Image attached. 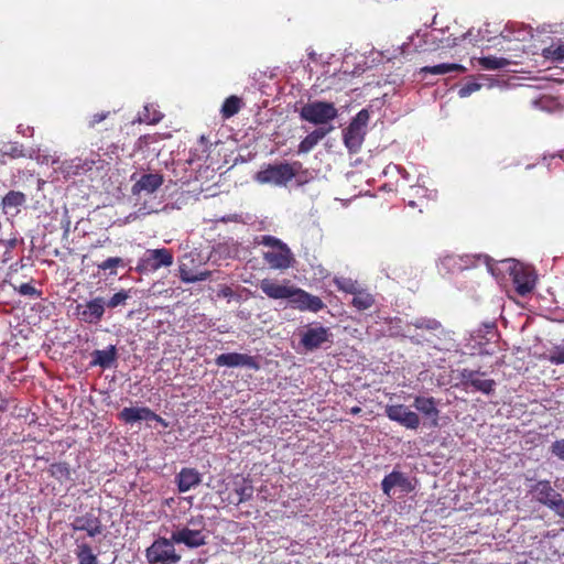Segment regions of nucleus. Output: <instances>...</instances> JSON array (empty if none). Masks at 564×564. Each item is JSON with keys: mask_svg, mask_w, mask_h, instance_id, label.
I'll use <instances>...</instances> for the list:
<instances>
[{"mask_svg": "<svg viewBox=\"0 0 564 564\" xmlns=\"http://www.w3.org/2000/svg\"><path fill=\"white\" fill-rule=\"evenodd\" d=\"M258 243L270 247L268 251L263 252L262 257L264 262L271 269L286 270L293 267L295 262L294 256L289 246L281 239L274 236L264 235L260 237Z\"/></svg>", "mask_w": 564, "mask_h": 564, "instance_id": "1", "label": "nucleus"}, {"mask_svg": "<svg viewBox=\"0 0 564 564\" xmlns=\"http://www.w3.org/2000/svg\"><path fill=\"white\" fill-rule=\"evenodd\" d=\"M302 169L303 164L300 161L268 164L264 169L257 172L254 178L260 184H272L282 187L286 186Z\"/></svg>", "mask_w": 564, "mask_h": 564, "instance_id": "2", "label": "nucleus"}, {"mask_svg": "<svg viewBox=\"0 0 564 564\" xmlns=\"http://www.w3.org/2000/svg\"><path fill=\"white\" fill-rule=\"evenodd\" d=\"M529 492L532 499L547 507L555 514L564 518V498L556 491L550 480H539L531 486Z\"/></svg>", "mask_w": 564, "mask_h": 564, "instance_id": "3", "label": "nucleus"}, {"mask_svg": "<svg viewBox=\"0 0 564 564\" xmlns=\"http://www.w3.org/2000/svg\"><path fill=\"white\" fill-rule=\"evenodd\" d=\"M486 372L464 368L458 370L457 378L459 379L458 387L468 391L471 389L474 392H481L490 395L495 392L496 381L494 379L484 378Z\"/></svg>", "mask_w": 564, "mask_h": 564, "instance_id": "4", "label": "nucleus"}, {"mask_svg": "<svg viewBox=\"0 0 564 564\" xmlns=\"http://www.w3.org/2000/svg\"><path fill=\"white\" fill-rule=\"evenodd\" d=\"M338 116V110L333 102L312 101L305 104L300 110V117L314 124H325Z\"/></svg>", "mask_w": 564, "mask_h": 564, "instance_id": "5", "label": "nucleus"}, {"mask_svg": "<svg viewBox=\"0 0 564 564\" xmlns=\"http://www.w3.org/2000/svg\"><path fill=\"white\" fill-rule=\"evenodd\" d=\"M174 541L171 539L159 538L145 551L147 560L150 564H176L181 555L176 553Z\"/></svg>", "mask_w": 564, "mask_h": 564, "instance_id": "6", "label": "nucleus"}, {"mask_svg": "<svg viewBox=\"0 0 564 564\" xmlns=\"http://www.w3.org/2000/svg\"><path fill=\"white\" fill-rule=\"evenodd\" d=\"M174 257L171 249H148L139 260L135 270L139 273L155 272L161 268H169L173 264Z\"/></svg>", "mask_w": 564, "mask_h": 564, "instance_id": "7", "label": "nucleus"}, {"mask_svg": "<svg viewBox=\"0 0 564 564\" xmlns=\"http://www.w3.org/2000/svg\"><path fill=\"white\" fill-rule=\"evenodd\" d=\"M106 312V301L101 296L94 297L85 303H78L75 306V317L85 324L97 325L102 319Z\"/></svg>", "mask_w": 564, "mask_h": 564, "instance_id": "8", "label": "nucleus"}, {"mask_svg": "<svg viewBox=\"0 0 564 564\" xmlns=\"http://www.w3.org/2000/svg\"><path fill=\"white\" fill-rule=\"evenodd\" d=\"M510 276L514 290L520 296L530 294L535 288L536 275L530 267L517 262L510 268Z\"/></svg>", "mask_w": 564, "mask_h": 564, "instance_id": "9", "label": "nucleus"}, {"mask_svg": "<svg viewBox=\"0 0 564 564\" xmlns=\"http://www.w3.org/2000/svg\"><path fill=\"white\" fill-rule=\"evenodd\" d=\"M384 413L389 420L409 430H416L421 424L419 414L409 410L404 404H388L384 408Z\"/></svg>", "mask_w": 564, "mask_h": 564, "instance_id": "10", "label": "nucleus"}, {"mask_svg": "<svg viewBox=\"0 0 564 564\" xmlns=\"http://www.w3.org/2000/svg\"><path fill=\"white\" fill-rule=\"evenodd\" d=\"M332 338V333L328 327L316 325L308 326L301 334V345L307 351H313L315 349L321 348L325 343H329Z\"/></svg>", "mask_w": 564, "mask_h": 564, "instance_id": "11", "label": "nucleus"}, {"mask_svg": "<svg viewBox=\"0 0 564 564\" xmlns=\"http://www.w3.org/2000/svg\"><path fill=\"white\" fill-rule=\"evenodd\" d=\"M69 525L74 531H85L90 538L101 534L104 530L101 520L93 512L75 517Z\"/></svg>", "mask_w": 564, "mask_h": 564, "instance_id": "12", "label": "nucleus"}, {"mask_svg": "<svg viewBox=\"0 0 564 564\" xmlns=\"http://www.w3.org/2000/svg\"><path fill=\"white\" fill-rule=\"evenodd\" d=\"M218 367H247L258 370L259 364L253 356L240 352H227L218 355L215 359Z\"/></svg>", "mask_w": 564, "mask_h": 564, "instance_id": "13", "label": "nucleus"}, {"mask_svg": "<svg viewBox=\"0 0 564 564\" xmlns=\"http://www.w3.org/2000/svg\"><path fill=\"white\" fill-rule=\"evenodd\" d=\"M259 288L270 299L291 301L296 286L281 284L273 279H262Z\"/></svg>", "mask_w": 564, "mask_h": 564, "instance_id": "14", "label": "nucleus"}, {"mask_svg": "<svg viewBox=\"0 0 564 564\" xmlns=\"http://www.w3.org/2000/svg\"><path fill=\"white\" fill-rule=\"evenodd\" d=\"M291 303L300 311H310L317 313L325 307L321 297L313 295L303 289L295 288Z\"/></svg>", "mask_w": 564, "mask_h": 564, "instance_id": "15", "label": "nucleus"}, {"mask_svg": "<svg viewBox=\"0 0 564 564\" xmlns=\"http://www.w3.org/2000/svg\"><path fill=\"white\" fill-rule=\"evenodd\" d=\"M119 419L124 423H134L138 421H156L166 426L164 420L147 406L142 408H123L118 414Z\"/></svg>", "mask_w": 564, "mask_h": 564, "instance_id": "16", "label": "nucleus"}, {"mask_svg": "<svg viewBox=\"0 0 564 564\" xmlns=\"http://www.w3.org/2000/svg\"><path fill=\"white\" fill-rule=\"evenodd\" d=\"M172 541L195 549L206 544V534L199 532V530H191L189 527H183L172 532Z\"/></svg>", "mask_w": 564, "mask_h": 564, "instance_id": "17", "label": "nucleus"}, {"mask_svg": "<svg viewBox=\"0 0 564 564\" xmlns=\"http://www.w3.org/2000/svg\"><path fill=\"white\" fill-rule=\"evenodd\" d=\"M413 406L425 417L431 420V426H438L440 410L437 409V401L435 398L416 395L414 398Z\"/></svg>", "mask_w": 564, "mask_h": 564, "instance_id": "18", "label": "nucleus"}, {"mask_svg": "<svg viewBox=\"0 0 564 564\" xmlns=\"http://www.w3.org/2000/svg\"><path fill=\"white\" fill-rule=\"evenodd\" d=\"M394 487H399L403 492L406 494L413 490V486L410 479L403 473L398 470L391 471L381 481L382 491L387 496L391 495V490Z\"/></svg>", "mask_w": 564, "mask_h": 564, "instance_id": "19", "label": "nucleus"}, {"mask_svg": "<svg viewBox=\"0 0 564 564\" xmlns=\"http://www.w3.org/2000/svg\"><path fill=\"white\" fill-rule=\"evenodd\" d=\"M202 481L200 474L195 468H182L176 476L177 489L180 492H187L197 487Z\"/></svg>", "mask_w": 564, "mask_h": 564, "instance_id": "20", "label": "nucleus"}, {"mask_svg": "<svg viewBox=\"0 0 564 564\" xmlns=\"http://www.w3.org/2000/svg\"><path fill=\"white\" fill-rule=\"evenodd\" d=\"M163 184V176L159 173L143 174L132 186L133 194L147 192L149 194L155 192Z\"/></svg>", "mask_w": 564, "mask_h": 564, "instance_id": "21", "label": "nucleus"}, {"mask_svg": "<svg viewBox=\"0 0 564 564\" xmlns=\"http://www.w3.org/2000/svg\"><path fill=\"white\" fill-rule=\"evenodd\" d=\"M365 130L356 123L350 122L349 126L343 131L345 145L350 151H356L360 148L364 141Z\"/></svg>", "mask_w": 564, "mask_h": 564, "instance_id": "22", "label": "nucleus"}, {"mask_svg": "<svg viewBox=\"0 0 564 564\" xmlns=\"http://www.w3.org/2000/svg\"><path fill=\"white\" fill-rule=\"evenodd\" d=\"M91 357L93 366H99L102 369H108L117 359V348L115 345H110L107 349H97L91 354Z\"/></svg>", "mask_w": 564, "mask_h": 564, "instance_id": "23", "label": "nucleus"}, {"mask_svg": "<svg viewBox=\"0 0 564 564\" xmlns=\"http://www.w3.org/2000/svg\"><path fill=\"white\" fill-rule=\"evenodd\" d=\"M26 203V196L22 192L10 191L2 198L1 206L6 214L14 210L13 215H17L20 210L19 207Z\"/></svg>", "mask_w": 564, "mask_h": 564, "instance_id": "24", "label": "nucleus"}, {"mask_svg": "<svg viewBox=\"0 0 564 564\" xmlns=\"http://www.w3.org/2000/svg\"><path fill=\"white\" fill-rule=\"evenodd\" d=\"M332 128H317L308 133L299 144V153L310 152L322 139L329 133Z\"/></svg>", "mask_w": 564, "mask_h": 564, "instance_id": "25", "label": "nucleus"}, {"mask_svg": "<svg viewBox=\"0 0 564 564\" xmlns=\"http://www.w3.org/2000/svg\"><path fill=\"white\" fill-rule=\"evenodd\" d=\"M463 72H465V67L463 65L456 64V63H442V64L434 65V66H424V67H421L419 70V73L421 75H426V74L445 75L448 73H463Z\"/></svg>", "mask_w": 564, "mask_h": 564, "instance_id": "26", "label": "nucleus"}, {"mask_svg": "<svg viewBox=\"0 0 564 564\" xmlns=\"http://www.w3.org/2000/svg\"><path fill=\"white\" fill-rule=\"evenodd\" d=\"M75 555L78 564H98V556L86 542L76 540Z\"/></svg>", "mask_w": 564, "mask_h": 564, "instance_id": "27", "label": "nucleus"}, {"mask_svg": "<svg viewBox=\"0 0 564 564\" xmlns=\"http://www.w3.org/2000/svg\"><path fill=\"white\" fill-rule=\"evenodd\" d=\"M352 295L351 305L358 311H366L375 304L373 295L361 286Z\"/></svg>", "mask_w": 564, "mask_h": 564, "instance_id": "28", "label": "nucleus"}, {"mask_svg": "<svg viewBox=\"0 0 564 564\" xmlns=\"http://www.w3.org/2000/svg\"><path fill=\"white\" fill-rule=\"evenodd\" d=\"M236 499L231 500L235 505H240L250 500L253 496V486L251 481L243 479L240 484H236L235 487Z\"/></svg>", "mask_w": 564, "mask_h": 564, "instance_id": "29", "label": "nucleus"}, {"mask_svg": "<svg viewBox=\"0 0 564 564\" xmlns=\"http://www.w3.org/2000/svg\"><path fill=\"white\" fill-rule=\"evenodd\" d=\"M242 107V99L239 98L238 96H229L228 98L225 99L223 106H221V109H220V113H221V117L224 119H229L231 117H234L235 115H237L240 109Z\"/></svg>", "mask_w": 564, "mask_h": 564, "instance_id": "30", "label": "nucleus"}, {"mask_svg": "<svg viewBox=\"0 0 564 564\" xmlns=\"http://www.w3.org/2000/svg\"><path fill=\"white\" fill-rule=\"evenodd\" d=\"M210 275V271H200L198 273H195L193 270L188 269L186 264L180 265V278L185 283L205 281L209 279Z\"/></svg>", "mask_w": 564, "mask_h": 564, "instance_id": "31", "label": "nucleus"}, {"mask_svg": "<svg viewBox=\"0 0 564 564\" xmlns=\"http://www.w3.org/2000/svg\"><path fill=\"white\" fill-rule=\"evenodd\" d=\"M481 68L487 70H497L507 67L510 62L505 57H496V56H484L478 61Z\"/></svg>", "mask_w": 564, "mask_h": 564, "instance_id": "32", "label": "nucleus"}, {"mask_svg": "<svg viewBox=\"0 0 564 564\" xmlns=\"http://www.w3.org/2000/svg\"><path fill=\"white\" fill-rule=\"evenodd\" d=\"M48 473L61 482L70 479V468L65 462L51 464Z\"/></svg>", "mask_w": 564, "mask_h": 564, "instance_id": "33", "label": "nucleus"}, {"mask_svg": "<svg viewBox=\"0 0 564 564\" xmlns=\"http://www.w3.org/2000/svg\"><path fill=\"white\" fill-rule=\"evenodd\" d=\"M334 284L338 289V291L354 294L356 291L361 286L358 281L352 280L351 278H345V276H336L334 278Z\"/></svg>", "mask_w": 564, "mask_h": 564, "instance_id": "34", "label": "nucleus"}, {"mask_svg": "<svg viewBox=\"0 0 564 564\" xmlns=\"http://www.w3.org/2000/svg\"><path fill=\"white\" fill-rule=\"evenodd\" d=\"M542 55L552 62H562L564 59V43L557 46L551 45L545 47Z\"/></svg>", "mask_w": 564, "mask_h": 564, "instance_id": "35", "label": "nucleus"}, {"mask_svg": "<svg viewBox=\"0 0 564 564\" xmlns=\"http://www.w3.org/2000/svg\"><path fill=\"white\" fill-rule=\"evenodd\" d=\"M97 267L99 271L110 270V274L116 275V269L119 267H124V261L120 257H111L99 263Z\"/></svg>", "mask_w": 564, "mask_h": 564, "instance_id": "36", "label": "nucleus"}, {"mask_svg": "<svg viewBox=\"0 0 564 564\" xmlns=\"http://www.w3.org/2000/svg\"><path fill=\"white\" fill-rule=\"evenodd\" d=\"M130 296V290H120L106 302V307L116 308L118 306L126 305V302Z\"/></svg>", "mask_w": 564, "mask_h": 564, "instance_id": "37", "label": "nucleus"}, {"mask_svg": "<svg viewBox=\"0 0 564 564\" xmlns=\"http://www.w3.org/2000/svg\"><path fill=\"white\" fill-rule=\"evenodd\" d=\"M2 154L11 159H19L25 155L22 144L10 142L2 148Z\"/></svg>", "mask_w": 564, "mask_h": 564, "instance_id": "38", "label": "nucleus"}, {"mask_svg": "<svg viewBox=\"0 0 564 564\" xmlns=\"http://www.w3.org/2000/svg\"><path fill=\"white\" fill-rule=\"evenodd\" d=\"M13 289L21 295L31 296V297H41L42 291L37 290L30 283H22L19 286L13 285Z\"/></svg>", "mask_w": 564, "mask_h": 564, "instance_id": "39", "label": "nucleus"}, {"mask_svg": "<svg viewBox=\"0 0 564 564\" xmlns=\"http://www.w3.org/2000/svg\"><path fill=\"white\" fill-rule=\"evenodd\" d=\"M161 119H162V115L156 110H153V112H150V108L148 106L144 107V111L142 113V117L140 118V120L142 122H145L148 124H155Z\"/></svg>", "mask_w": 564, "mask_h": 564, "instance_id": "40", "label": "nucleus"}, {"mask_svg": "<svg viewBox=\"0 0 564 564\" xmlns=\"http://www.w3.org/2000/svg\"><path fill=\"white\" fill-rule=\"evenodd\" d=\"M0 242L6 246V251L2 256V262L6 263L12 259L11 252L17 247L18 240L17 238H11L7 240H0Z\"/></svg>", "mask_w": 564, "mask_h": 564, "instance_id": "41", "label": "nucleus"}, {"mask_svg": "<svg viewBox=\"0 0 564 564\" xmlns=\"http://www.w3.org/2000/svg\"><path fill=\"white\" fill-rule=\"evenodd\" d=\"M549 361L553 365L564 364V345L556 346L549 356Z\"/></svg>", "mask_w": 564, "mask_h": 564, "instance_id": "42", "label": "nucleus"}, {"mask_svg": "<svg viewBox=\"0 0 564 564\" xmlns=\"http://www.w3.org/2000/svg\"><path fill=\"white\" fill-rule=\"evenodd\" d=\"M369 118H370V116H369L368 110L367 109H361L355 116V118L351 120V122L356 123L358 127H360L362 130H365V128L368 124Z\"/></svg>", "mask_w": 564, "mask_h": 564, "instance_id": "43", "label": "nucleus"}, {"mask_svg": "<svg viewBox=\"0 0 564 564\" xmlns=\"http://www.w3.org/2000/svg\"><path fill=\"white\" fill-rule=\"evenodd\" d=\"M550 451L552 455H554L561 460H564V438L553 442L550 447Z\"/></svg>", "mask_w": 564, "mask_h": 564, "instance_id": "44", "label": "nucleus"}, {"mask_svg": "<svg viewBox=\"0 0 564 564\" xmlns=\"http://www.w3.org/2000/svg\"><path fill=\"white\" fill-rule=\"evenodd\" d=\"M186 527H189L191 530H199V532L204 533L205 519L203 516L192 517Z\"/></svg>", "mask_w": 564, "mask_h": 564, "instance_id": "45", "label": "nucleus"}, {"mask_svg": "<svg viewBox=\"0 0 564 564\" xmlns=\"http://www.w3.org/2000/svg\"><path fill=\"white\" fill-rule=\"evenodd\" d=\"M417 328L436 329L440 324L435 319H420L414 323Z\"/></svg>", "mask_w": 564, "mask_h": 564, "instance_id": "46", "label": "nucleus"}, {"mask_svg": "<svg viewBox=\"0 0 564 564\" xmlns=\"http://www.w3.org/2000/svg\"><path fill=\"white\" fill-rule=\"evenodd\" d=\"M109 111L107 112H98V113H95L91 116L90 120H89V123L88 126L90 128H94L96 124L100 123L101 121H104L108 116H109Z\"/></svg>", "mask_w": 564, "mask_h": 564, "instance_id": "47", "label": "nucleus"}, {"mask_svg": "<svg viewBox=\"0 0 564 564\" xmlns=\"http://www.w3.org/2000/svg\"><path fill=\"white\" fill-rule=\"evenodd\" d=\"M478 88H479V86L477 84L466 85V86L460 88L459 95L462 97H466V96H468L469 94H471L473 91H475Z\"/></svg>", "mask_w": 564, "mask_h": 564, "instance_id": "48", "label": "nucleus"}, {"mask_svg": "<svg viewBox=\"0 0 564 564\" xmlns=\"http://www.w3.org/2000/svg\"><path fill=\"white\" fill-rule=\"evenodd\" d=\"M361 412V408L360 406H352L350 410H349V413L352 414V415H357Z\"/></svg>", "mask_w": 564, "mask_h": 564, "instance_id": "49", "label": "nucleus"}, {"mask_svg": "<svg viewBox=\"0 0 564 564\" xmlns=\"http://www.w3.org/2000/svg\"><path fill=\"white\" fill-rule=\"evenodd\" d=\"M221 293L224 296H228V295H231L232 291L230 288L226 286L221 290Z\"/></svg>", "mask_w": 564, "mask_h": 564, "instance_id": "50", "label": "nucleus"}, {"mask_svg": "<svg viewBox=\"0 0 564 564\" xmlns=\"http://www.w3.org/2000/svg\"><path fill=\"white\" fill-rule=\"evenodd\" d=\"M82 160L77 159V163L75 164V167L78 170L79 167L84 170V166L80 165Z\"/></svg>", "mask_w": 564, "mask_h": 564, "instance_id": "51", "label": "nucleus"}, {"mask_svg": "<svg viewBox=\"0 0 564 564\" xmlns=\"http://www.w3.org/2000/svg\"><path fill=\"white\" fill-rule=\"evenodd\" d=\"M102 246H104V241H100V240H98V241L94 245V247H95V248L102 247Z\"/></svg>", "mask_w": 564, "mask_h": 564, "instance_id": "52", "label": "nucleus"}]
</instances>
